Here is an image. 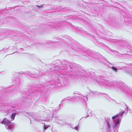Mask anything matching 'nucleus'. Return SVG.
<instances>
[{
    "label": "nucleus",
    "instance_id": "obj_1",
    "mask_svg": "<svg viewBox=\"0 0 132 132\" xmlns=\"http://www.w3.org/2000/svg\"><path fill=\"white\" fill-rule=\"evenodd\" d=\"M74 95L72 97H68L64 98L62 100L61 103L59 105L60 106L63 103L64 101H67L68 100H71L72 102H77L79 101H81L83 103H86V101L87 100V96H83L79 93L75 92L73 93Z\"/></svg>",
    "mask_w": 132,
    "mask_h": 132
},
{
    "label": "nucleus",
    "instance_id": "obj_2",
    "mask_svg": "<svg viewBox=\"0 0 132 132\" xmlns=\"http://www.w3.org/2000/svg\"><path fill=\"white\" fill-rule=\"evenodd\" d=\"M38 90H37L36 89V90H35L32 93L29 94L26 96L24 101L28 102L29 103H32L33 100L36 97V95H39L40 92H42L43 91V89L44 87H42L41 85L39 86V87H38Z\"/></svg>",
    "mask_w": 132,
    "mask_h": 132
},
{
    "label": "nucleus",
    "instance_id": "obj_3",
    "mask_svg": "<svg viewBox=\"0 0 132 132\" xmlns=\"http://www.w3.org/2000/svg\"><path fill=\"white\" fill-rule=\"evenodd\" d=\"M112 120L113 121H112L109 117H107L105 119V123L107 132H111L112 127L114 129V132H116V130H117V131H118L119 127L114 128V125L115 124L114 121H116V120Z\"/></svg>",
    "mask_w": 132,
    "mask_h": 132
},
{
    "label": "nucleus",
    "instance_id": "obj_4",
    "mask_svg": "<svg viewBox=\"0 0 132 132\" xmlns=\"http://www.w3.org/2000/svg\"><path fill=\"white\" fill-rule=\"evenodd\" d=\"M125 113H126V112H125L124 111H120L118 114H117L112 117V119L116 120V121H114L115 123L114 128L119 127L121 119L122 118L123 115Z\"/></svg>",
    "mask_w": 132,
    "mask_h": 132
},
{
    "label": "nucleus",
    "instance_id": "obj_5",
    "mask_svg": "<svg viewBox=\"0 0 132 132\" xmlns=\"http://www.w3.org/2000/svg\"><path fill=\"white\" fill-rule=\"evenodd\" d=\"M1 123L2 124L5 125V128L7 129L10 130H13L14 128L13 126L15 125L14 123L11 122L6 118H5Z\"/></svg>",
    "mask_w": 132,
    "mask_h": 132
},
{
    "label": "nucleus",
    "instance_id": "obj_6",
    "mask_svg": "<svg viewBox=\"0 0 132 132\" xmlns=\"http://www.w3.org/2000/svg\"><path fill=\"white\" fill-rule=\"evenodd\" d=\"M55 121L57 123L62 125H64L68 124V123L65 120L61 119V118L60 117H56L53 118Z\"/></svg>",
    "mask_w": 132,
    "mask_h": 132
},
{
    "label": "nucleus",
    "instance_id": "obj_7",
    "mask_svg": "<svg viewBox=\"0 0 132 132\" xmlns=\"http://www.w3.org/2000/svg\"><path fill=\"white\" fill-rule=\"evenodd\" d=\"M24 114L25 116L28 117L30 119V120H31V117L34 119V120L36 121H39L40 120V118L39 117H36V115L32 113H26Z\"/></svg>",
    "mask_w": 132,
    "mask_h": 132
},
{
    "label": "nucleus",
    "instance_id": "obj_8",
    "mask_svg": "<svg viewBox=\"0 0 132 132\" xmlns=\"http://www.w3.org/2000/svg\"><path fill=\"white\" fill-rule=\"evenodd\" d=\"M69 68L70 69V67H66V68H60L59 66L57 65L56 66L55 70L56 71L57 70H59L60 69L61 70H65V73H63V74L64 75V74H65V73H66L68 71V70H69Z\"/></svg>",
    "mask_w": 132,
    "mask_h": 132
},
{
    "label": "nucleus",
    "instance_id": "obj_9",
    "mask_svg": "<svg viewBox=\"0 0 132 132\" xmlns=\"http://www.w3.org/2000/svg\"><path fill=\"white\" fill-rule=\"evenodd\" d=\"M89 53H88L87 52V53H85L84 54V55H86V54H87L89 55L90 56V57H89L90 59L92 60L93 59L92 58H94V57H95V58H96V55H95V53L93 52H92L91 51L89 50Z\"/></svg>",
    "mask_w": 132,
    "mask_h": 132
},
{
    "label": "nucleus",
    "instance_id": "obj_10",
    "mask_svg": "<svg viewBox=\"0 0 132 132\" xmlns=\"http://www.w3.org/2000/svg\"><path fill=\"white\" fill-rule=\"evenodd\" d=\"M15 112H14L12 114L10 115V117L11 119V121H12L14 119L15 117L17 114V113H15Z\"/></svg>",
    "mask_w": 132,
    "mask_h": 132
},
{
    "label": "nucleus",
    "instance_id": "obj_11",
    "mask_svg": "<svg viewBox=\"0 0 132 132\" xmlns=\"http://www.w3.org/2000/svg\"><path fill=\"white\" fill-rule=\"evenodd\" d=\"M90 95H97L98 94V93L96 91H90Z\"/></svg>",
    "mask_w": 132,
    "mask_h": 132
},
{
    "label": "nucleus",
    "instance_id": "obj_12",
    "mask_svg": "<svg viewBox=\"0 0 132 132\" xmlns=\"http://www.w3.org/2000/svg\"><path fill=\"white\" fill-rule=\"evenodd\" d=\"M14 83H19V79L17 78H15L13 80Z\"/></svg>",
    "mask_w": 132,
    "mask_h": 132
},
{
    "label": "nucleus",
    "instance_id": "obj_13",
    "mask_svg": "<svg viewBox=\"0 0 132 132\" xmlns=\"http://www.w3.org/2000/svg\"><path fill=\"white\" fill-rule=\"evenodd\" d=\"M87 113L88 114V116H91L92 111L90 109H89L88 110L87 112Z\"/></svg>",
    "mask_w": 132,
    "mask_h": 132
},
{
    "label": "nucleus",
    "instance_id": "obj_14",
    "mask_svg": "<svg viewBox=\"0 0 132 132\" xmlns=\"http://www.w3.org/2000/svg\"><path fill=\"white\" fill-rule=\"evenodd\" d=\"M104 96L107 99L110 100V99H112L110 97L108 96V95L106 94H104Z\"/></svg>",
    "mask_w": 132,
    "mask_h": 132
},
{
    "label": "nucleus",
    "instance_id": "obj_15",
    "mask_svg": "<svg viewBox=\"0 0 132 132\" xmlns=\"http://www.w3.org/2000/svg\"><path fill=\"white\" fill-rule=\"evenodd\" d=\"M50 126V125H44V129L43 130L45 131V130L47 128Z\"/></svg>",
    "mask_w": 132,
    "mask_h": 132
},
{
    "label": "nucleus",
    "instance_id": "obj_16",
    "mask_svg": "<svg viewBox=\"0 0 132 132\" xmlns=\"http://www.w3.org/2000/svg\"><path fill=\"white\" fill-rule=\"evenodd\" d=\"M11 110H12V112H15L16 111V110L14 109L13 108H12L11 109H9V110H8V111H9V112H10V111Z\"/></svg>",
    "mask_w": 132,
    "mask_h": 132
},
{
    "label": "nucleus",
    "instance_id": "obj_17",
    "mask_svg": "<svg viewBox=\"0 0 132 132\" xmlns=\"http://www.w3.org/2000/svg\"><path fill=\"white\" fill-rule=\"evenodd\" d=\"M111 69L115 72H117V69L114 67H111Z\"/></svg>",
    "mask_w": 132,
    "mask_h": 132
},
{
    "label": "nucleus",
    "instance_id": "obj_18",
    "mask_svg": "<svg viewBox=\"0 0 132 132\" xmlns=\"http://www.w3.org/2000/svg\"><path fill=\"white\" fill-rule=\"evenodd\" d=\"M126 109H127V112H126V114H127V113L128 111L129 110V108L128 106H127L126 105Z\"/></svg>",
    "mask_w": 132,
    "mask_h": 132
},
{
    "label": "nucleus",
    "instance_id": "obj_19",
    "mask_svg": "<svg viewBox=\"0 0 132 132\" xmlns=\"http://www.w3.org/2000/svg\"><path fill=\"white\" fill-rule=\"evenodd\" d=\"M43 5H41L40 6H39L38 5H36V6L38 7L39 8H41L43 7Z\"/></svg>",
    "mask_w": 132,
    "mask_h": 132
},
{
    "label": "nucleus",
    "instance_id": "obj_20",
    "mask_svg": "<svg viewBox=\"0 0 132 132\" xmlns=\"http://www.w3.org/2000/svg\"><path fill=\"white\" fill-rule=\"evenodd\" d=\"M74 128L76 130L78 131V128L77 126H75V127Z\"/></svg>",
    "mask_w": 132,
    "mask_h": 132
},
{
    "label": "nucleus",
    "instance_id": "obj_21",
    "mask_svg": "<svg viewBox=\"0 0 132 132\" xmlns=\"http://www.w3.org/2000/svg\"><path fill=\"white\" fill-rule=\"evenodd\" d=\"M48 42V43L49 44L52 43H54V42H53L51 41H49Z\"/></svg>",
    "mask_w": 132,
    "mask_h": 132
},
{
    "label": "nucleus",
    "instance_id": "obj_22",
    "mask_svg": "<svg viewBox=\"0 0 132 132\" xmlns=\"http://www.w3.org/2000/svg\"><path fill=\"white\" fill-rule=\"evenodd\" d=\"M3 101V100L2 99V98L0 97V103H1Z\"/></svg>",
    "mask_w": 132,
    "mask_h": 132
},
{
    "label": "nucleus",
    "instance_id": "obj_23",
    "mask_svg": "<svg viewBox=\"0 0 132 132\" xmlns=\"http://www.w3.org/2000/svg\"><path fill=\"white\" fill-rule=\"evenodd\" d=\"M51 118V117H50V118L49 119L46 120L45 121L47 122H48L50 120V119Z\"/></svg>",
    "mask_w": 132,
    "mask_h": 132
},
{
    "label": "nucleus",
    "instance_id": "obj_24",
    "mask_svg": "<svg viewBox=\"0 0 132 132\" xmlns=\"http://www.w3.org/2000/svg\"><path fill=\"white\" fill-rule=\"evenodd\" d=\"M3 108L0 107V111H1L3 110Z\"/></svg>",
    "mask_w": 132,
    "mask_h": 132
},
{
    "label": "nucleus",
    "instance_id": "obj_25",
    "mask_svg": "<svg viewBox=\"0 0 132 132\" xmlns=\"http://www.w3.org/2000/svg\"><path fill=\"white\" fill-rule=\"evenodd\" d=\"M18 74V73H15L14 74V75H15V76H16V75H17V74Z\"/></svg>",
    "mask_w": 132,
    "mask_h": 132
},
{
    "label": "nucleus",
    "instance_id": "obj_26",
    "mask_svg": "<svg viewBox=\"0 0 132 132\" xmlns=\"http://www.w3.org/2000/svg\"><path fill=\"white\" fill-rule=\"evenodd\" d=\"M69 71H72V70H69Z\"/></svg>",
    "mask_w": 132,
    "mask_h": 132
},
{
    "label": "nucleus",
    "instance_id": "obj_27",
    "mask_svg": "<svg viewBox=\"0 0 132 132\" xmlns=\"http://www.w3.org/2000/svg\"><path fill=\"white\" fill-rule=\"evenodd\" d=\"M95 80H96V81H98V80L97 79H95Z\"/></svg>",
    "mask_w": 132,
    "mask_h": 132
},
{
    "label": "nucleus",
    "instance_id": "obj_28",
    "mask_svg": "<svg viewBox=\"0 0 132 132\" xmlns=\"http://www.w3.org/2000/svg\"><path fill=\"white\" fill-rule=\"evenodd\" d=\"M29 76H30L29 75ZM33 76V77H34V76ZM34 77H36V78H37V77H35V76H34Z\"/></svg>",
    "mask_w": 132,
    "mask_h": 132
},
{
    "label": "nucleus",
    "instance_id": "obj_29",
    "mask_svg": "<svg viewBox=\"0 0 132 132\" xmlns=\"http://www.w3.org/2000/svg\"><path fill=\"white\" fill-rule=\"evenodd\" d=\"M59 43L58 42H57L55 43L56 44H57Z\"/></svg>",
    "mask_w": 132,
    "mask_h": 132
},
{
    "label": "nucleus",
    "instance_id": "obj_30",
    "mask_svg": "<svg viewBox=\"0 0 132 132\" xmlns=\"http://www.w3.org/2000/svg\"><path fill=\"white\" fill-rule=\"evenodd\" d=\"M44 131V130H43V132H44V131Z\"/></svg>",
    "mask_w": 132,
    "mask_h": 132
},
{
    "label": "nucleus",
    "instance_id": "obj_31",
    "mask_svg": "<svg viewBox=\"0 0 132 132\" xmlns=\"http://www.w3.org/2000/svg\"><path fill=\"white\" fill-rule=\"evenodd\" d=\"M113 41H114H114H115V40H113Z\"/></svg>",
    "mask_w": 132,
    "mask_h": 132
},
{
    "label": "nucleus",
    "instance_id": "obj_32",
    "mask_svg": "<svg viewBox=\"0 0 132 132\" xmlns=\"http://www.w3.org/2000/svg\"><path fill=\"white\" fill-rule=\"evenodd\" d=\"M76 76H78V75H76Z\"/></svg>",
    "mask_w": 132,
    "mask_h": 132
},
{
    "label": "nucleus",
    "instance_id": "obj_33",
    "mask_svg": "<svg viewBox=\"0 0 132 132\" xmlns=\"http://www.w3.org/2000/svg\"><path fill=\"white\" fill-rule=\"evenodd\" d=\"M46 43H47L48 44V42H46Z\"/></svg>",
    "mask_w": 132,
    "mask_h": 132
}]
</instances>
